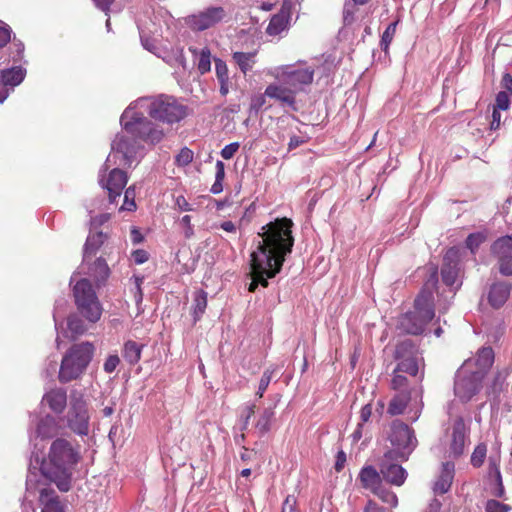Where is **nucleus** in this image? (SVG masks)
<instances>
[{
    "label": "nucleus",
    "instance_id": "48",
    "mask_svg": "<svg viewBox=\"0 0 512 512\" xmlns=\"http://www.w3.org/2000/svg\"><path fill=\"white\" fill-rule=\"evenodd\" d=\"M120 363V359L118 357V355L116 354H113V355H110L106 361L104 362V371L106 373H112L115 371V369L117 368V366L119 365Z\"/></svg>",
    "mask_w": 512,
    "mask_h": 512
},
{
    "label": "nucleus",
    "instance_id": "64",
    "mask_svg": "<svg viewBox=\"0 0 512 512\" xmlns=\"http://www.w3.org/2000/svg\"><path fill=\"white\" fill-rule=\"evenodd\" d=\"M134 260L137 264H142L147 261V253L143 250H137L133 253Z\"/></svg>",
    "mask_w": 512,
    "mask_h": 512
},
{
    "label": "nucleus",
    "instance_id": "8",
    "mask_svg": "<svg viewBox=\"0 0 512 512\" xmlns=\"http://www.w3.org/2000/svg\"><path fill=\"white\" fill-rule=\"evenodd\" d=\"M73 287L75 302L80 314L90 323H96L102 315V306L91 283L83 278L78 279V274H73L71 283Z\"/></svg>",
    "mask_w": 512,
    "mask_h": 512
},
{
    "label": "nucleus",
    "instance_id": "3",
    "mask_svg": "<svg viewBox=\"0 0 512 512\" xmlns=\"http://www.w3.org/2000/svg\"><path fill=\"white\" fill-rule=\"evenodd\" d=\"M78 461L74 450H33L29 461L27 491L36 488L38 474L56 484L62 492L71 488L73 466Z\"/></svg>",
    "mask_w": 512,
    "mask_h": 512
},
{
    "label": "nucleus",
    "instance_id": "30",
    "mask_svg": "<svg viewBox=\"0 0 512 512\" xmlns=\"http://www.w3.org/2000/svg\"><path fill=\"white\" fill-rule=\"evenodd\" d=\"M410 399V395L406 391L399 392L390 402L388 407V413L391 415H399L403 413L408 401Z\"/></svg>",
    "mask_w": 512,
    "mask_h": 512
},
{
    "label": "nucleus",
    "instance_id": "61",
    "mask_svg": "<svg viewBox=\"0 0 512 512\" xmlns=\"http://www.w3.org/2000/svg\"><path fill=\"white\" fill-rule=\"evenodd\" d=\"M500 124H501V113H500V111L493 109L492 121H491L490 127L492 130H496L500 127Z\"/></svg>",
    "mask_w": 512,
    "mask_h": 512
},
{
    "label": "nucleus",
    "instance_id": "43",
    "mask_svg": "<svg viewBox=\"0 0 512 512\" xmlns=\"http://www.w3.org/2000/svg\"><path fill=\"white\" fill-rule=\"evenodd\" d=\"M509 107H510V99H509L508 93L505 91H500L496 96L495 105H494L493 109H496L498 111H501V110L505 111Z\"/></svg>",
    "mask_w": 512,
    "mask_h": 512
},
{
    "label": "nucleus",
    "instance_id": "4",
    "mask_svg": "<svg viewBox=\"0 0 512 512\" xmlns=\"http://www.w3.org/2000/svg\"><path fill=\"white\" fill-rule=\"evenodd\" d=\"M265 74L274 79L265 88V95L283 107L296 109V96L310 85L314 69L304 64H287L270 67Z\"/></svg>",
    "mask_w": 512,
    "mask_h": 512
},
{
    "label": "nucleus",
    "instance_id": "12",
    "mask_svg": "<svg viewBox=\"0 0 512 512\" xmlns=\"http://www.w3.org/2000/svg\"><path fill=\"white\" fill-rule=\"evenodd\" d=\"M395 358L399 361L397 371L406 372L412 376L418 373L422 356L410 340L400 342L395 350Z\"/></svg>",
    "mask_w": 512,
    "mask_h": 512
},
{
    "label": "nucleus",
    "instance_id": "58",
    "mask_svg": "<svg viewBox=\"0 0 512 512\" xmlns=\"http://www.w3.org/2000/svg\"><path fill=\"white\" fill-rule=\"evenodd\" d=\"M346 463V454L343 450H340L336 456L335 470L340 472Z\"/></svg>",
    "mask_w": 512,
    "mask_h": 512
},
{
    "label": "nucleus",
    "instance_id": "63",
    "mask_svg": "<svg viewBox=\"0 0 512 512\" xmlns=\"http://www.w3.org/2000/svg\"><path fill=\"white\" fill-rule=\"evenodd\" d=\"M225 176V166L222 161H217L216 163V180L217 182H221Z\"/></svg>",
    "mask_w": 512,
    "mask_h": 512
},
{
    "label": "nucleus",
    "instance_id": "50",
    "mask_svg": "<svg viewBox=\"0 0 512 512\" xmlns=\"http://www.w3.org/2000/svg\"><path fill=\"white\" fill-rule=\"evenodd\" d=\"M397 369L395 370V375L393 376V379L391 381V386L394 390H399L400 392L403 391L402 389L406 387L407 385V378L397 374Z\"/></svg>",
    "mask_w": 512,
    "mask_h": 512
},
{
    "label": "nucleus",
    "instance_id": "1",
    "mask_svg": "<svg viewBox=\"0 0 512 512\" xmlns=\"http://www.w3.org/2000/svg\"><path fill=\"white\" fill-rule=\"evenodd\" d=\"M169 124L179 122L186 115L185 107L167 95L142 97L132 102L122 113L120 124L123 132L115 136L113 150L121 152L126 162H131L144 149L143 142L155 145L164 137V131L145 117Z\"/></svg>",
    "mask_w": 512,
    "mask_h": 512
},
{
    "label": "nucleus",
    "instance_id": "47",
    "mask_svg": "<svg viewBox=\"0 0 512 512\" xmlns=\"http://www.w3.org/2000/svg\"><path fill=\"white\" fill-rule=\"evenodd\" d=\"M510 507L496 500H490L486 505V512H509Z\"/></svg>",
    "mask_w": 512,
    "mask_h": 512
},
{
    "label": "nucleus",
    "instance_id": "52",
    "mask_svg": "<svg viewBox=\"0 0 512 512\" xmlns=\"http://www.w3.org/2000/svg\"><path fill=\"white\" fill-rule=\"evenodd\" d=\"M486 450H474L471 455V463L474 467H479L483 464L486 457Z\"/></svg>",
    "mask_w": 512,
    "mask_h": 512
},
{
    "label": "nucleus",
    "instance_id": "34",
    "mask_svg": "<svg viewBox=\"0 0 512 512\" xmlns=\"http://www.w3.org/2000/svg\"><path fill=\"white\" fill-rule=\"evenodd\" d=\"M207 307V293L203 290L197 291L194 295L193 316L198 321Z\"/></svg>",
    "mask_w": 512,
    "mask_h": 512
},
{
    "label": "nucleus",
    "instance_id": "35",
    "mask_svg": "<svg viewBox=\"0 0 512 512\" xmlns=\"http://www.w3.org/2000/svg\"><path fill=\"white\" fill-rule=\"evenodd\" d=\"M254 405H245L241 408L238 420L234 426L235 431H244L248 424L251 416L254 414Z\"/></svg>",
    "mask_w": 512,
    "mask_h": 512
},
{
    "label": "nucleus",
    "instance_id": "32",
    "mask_svg": "<svg viewBox=\"0 0 512 512\" xmlns=\"http://www.w3.org/2000/svg\"><path fill=\"white\" fill-rule=\"evenodd\" d=\"M254 53H245V52H235L233 54V59L239 66L240 70L246 74L250 71L255 63Z\"/></svg>",
    "mask_w": 512,
    "mask_h": 512
},
{
    "label": "nucleus",
    "instance_id": "13",
    "mask_svg": "<svg viewBox=\"0 0 512 512\" xmlns=\"http://www.w3.org/2000/svg\"><path fill=\"white\" fill-rule=\"evenodd\" d=\"M226 16L222 7H209L197 14L188 16L186 24L193 30L203 31L219 23Z\"/></svg>",
    "mask_w": 512,
    "mask_h": 512
},
{
    "label": "nucleus",
    "instance_id": "20",
    "mask_svg": "<svg viewBox=\"0 0 512 512\" xmlns=\"http://www.w3.org/2000/svg\"><path fill=\"white\" fill-rule=\"evenodd\" d=\"M450 448H465L470 444L469 428L462 418H458L453 423L450 432Z\"/></svg>",
    "mask_w": 512,
    "mask_h": 512
},
{
    "label": "nucleus",
    "instance_id": "56",
    "mask_svg": "<svg viewBox=\"0 0 512 512\" xmlns=\"http://www.w3.org/2000/svg\"><path fill=\"white\" fill-rule=\"evenodd\" d=\"M282 512H297L296 500L293 496L289 495L286 497L283 503Z\"/></svg>",
    "mask_w": 512,
    "mask_h": 512
},
{
    "label": "nucleus",
    "instance_id": "15",
    "mask_svg": "<svg viewBox=\"0 0 512 512\" xmlns=\"http://www.w3.org/2000/svg\"><path fill=\"white\" fill-rule=\"evenodd\" d=\"M459 251L456 248H450L445 256L441 270L442 281L449 287L458 289L461 286L459 279Z\"/></svg>",
    "mask_w": 512,
    "mask_h": 512
},
{
    "label": "nucleus",
    "instance_id": "55",
    "mask_svg": "<svg viewBox=\"0 0 512 512\" xmlns=\"http://www.w3.org/2000/svg\"><path fill=\"white\" fill-rule=\"evenodd\" d=\"M180 223L185 228L184 234L186 238H190L194 235V229L191 225V217L189 215H185L181 218Z\"/></svg>",
    "mask_w": 512,
    "mask_h": 512
},
{
    "label": "nucleus",
    "instance_id": "7",
    "mask_svg": "<svg viewBox=\"0 0 512 512\" xmlns=\"http://www.w3.org/2000/svg\"><path fill=\"white\" fill-rule=\"evenodd\" d=\"M93 353L94 346L89 342L72 346L62 359L59 380L67 383L77 379L87 368Z\"/></svg>",
    "mask_w": 512,
    "mask_h": 512
},
{
    "label": "nucleus",
    "instance_id": "45",
    "mask_svg": "<svg viewBox=\"0 0 512 512\" xmlns=\"http://www.w3.org/2000/svg\"><path fill=\"white\" fill-rule=\"evenodd\" d=\"M267 98H268V96L265 95V92L262 94L253 96L251 99V103H250V109L258 112L265 106Z\"/></svg>",
    "mask_w": 512,
    "mask_h": 512
},
{
    "label": "nucleus",
    "instance_id": "57",
    "mask_svg": "<svg viewBox=\"0 0 512 512\" xmlns=\"http://www.w3.org/2000/svg\"><path fill=\"white\" fill-rule=\"evenodd\" d=\"M508 374H509V369L508 368L504 369L503 371L498 372V374H497V376L495 378V382H494V389L495 390L502 388V383L506 379Z\"/></svg>",
    "mask_w": 512,
    "mask_h": 512
},
{
    "label": "nucleus",
    "instance_id": "23",
    "mask_svg": "<svg viewBox=\"0 0 512 512\" xmlns=\"http://www.w3.org/2000/svg\"><path fill=\"white\" fill-rule=\"evenodd\" d=\"M26 76V69L21 66H15L8 69H4L0 73V83L2 86L14 90V88L20 85Z\"/></svg>",
    "mask_w": 512,
    "mask_h": 512
},
{
    "label": "nucleus",
    "instance_id": "19",
    "mask_svg": "<svg viewBox=\"0 0 512 512\" xmlns=\"http://www.w3.org/2000/svg\"><path fill=\"white\" fill-rule=\"evenodd\" d=\"M292 0H284L281 11L274 15L266 29L270 36H277L287 29L289 18L291 15Z\"/></svg>",
    "mask_w": 512,
    "mask_h": 512
},
{
    "label": "nucleus",
    "instance_id": "60",
    "mask_svg": "<svg viewBox=\"0 0 512 512\" xmlns=\"http://www.w3.org/2000/svg\"><path fill=\"white\" fill-rule=\"evenodd\" d=\"M371 413H372V407L370 404H367L364 407H362L361 412H360V419H361L362 425L369 420V418L371 417Z\"/></svg>",
    "mask_w": 512,
    "mask_h": 512
},
{
    "label": "nucleus",
    "instance_id": "16",
    "mask_svg": "<svg viewBox=\"0 0 512 512\" xmlns=\"http://www.w3.org/2000/svg\"><path fill=\"white\" fill-rule=\"evenodd\" d=\"M389 440L395 448H415L418 444L414 431L407 424L399 421L392 423Z\"/></svg>",
    "mask_w": 512,
    "mask_h": 512
},
{
    "label": "nucleus",
    "instance_id": "29",
    "mask_svg": "<svg viewBox=\"0 0 512 512\" xmlns=\"http://www.w3.org/2000/svg\"><path fill=\"white\" fill-rule=\"evenodd\" d=\"M105 240V235L101 232L90 234L84 246V261H88L96 251L102 246Z\"/></svg>",
    "mask_w": 512,
    "mask_h": 512
},
{
    "label": "nucleus",
    "instance_id": "18",
    "mask_svg": "<svg viewBox=\"0 0 512 512\" xmlns=\"http://www.w3.org/2000/svg\"><path fill=\"white\" fill-rule=\"evenodd\" d=\"M494 362V352L491 347H483L474 358L466 360L470 363L469 370L481 378L487 373Z\"/></svg>",
    "mask_w": 512,
    "mask_h": 512
},
{
    "label": "nucleus",
    "instance_id": "11",
    "mask_svg": "<svg viewBox=\"0 0 512 512\" xmlns=\"http://www.w3.org/2000/svg\"><path fill=\"white\" fill-rule=\"evenodd\" d=\"M470 363H464L456 373L454 392L463 402H467L478 393L482 379L469 370Z\"/></svg>",
    "mask_w": 512,
    "mask_h": 512
},
{
    "label": "nucleus",
    "instance_id": "51",
    "mask_svg": "<svg viewBox=\"0 0 512 512\" xmlns=\"http://www.w3.org/2000/svg\"><path fill=\"white\" fill-rule=\"evenodd\" d=\"M11 39V29L8 25L0 24V47L5 46Z\"/></svg>",
    "mask_w": 512,
    "mask_h": 512
},
{
    "label": "nucleus",
    "instance_id": "31",
    "mask_svg": "<svg viewBox=\"0 0 512 512\" xmlns=\"http://www.w3.org/2000/svg\"><path fill=\"white\" fill-rule=\"evenodd\" d=\"M499 456L490 457V477L493 478L497 484V488L494 494L498 497H502L504 494V488L502 485L501 473L498 467Z\"/></svg>",
    "mask_w": 512,
    "mask_h": 512
},
{
    "label": "nucleus",
    "instance_id": "39",
    "mask_svg": "<svg viewBox=\"0 0 512 512\" xmlns=\"http://www.w3.org/2000/svg\"><path fill=\"white\" fill-rule=\"evenodd\" d=\"M368 1L369 0H352V2L346 3L344 6V11H343V17H344L345 24H351L354 21V19H355L354 14L357 10L356 6L364 5Z\"/></svg>",
    "mask_w": 512,
    "mask_h": 512
},
{
    "label": "nucleus",
    "instance_id": "41",
    "mask_svg": "<svg viewBox=\"0 0 512 512\" xmlns=\"http://www.w3.org/2000/svg\"><path fill=\"white\" fill-rule=\"evenodd\" d=\"M486 234L484 232L472 233L467 237L466 245L472 253H474L478 247L485 242Z\"/></svg>",
    "mask_w": 512,
    "mask_h": 512
},
{
    "label": "nucleus",
    "instance_id": "49",
    "mask_svg": "<svg viewBox=\"0 0 512 512\" xmlns=\"http://www.w3.org/2000/svg\"><path fill=\"white\" fill-rule=\"evenodd\" d=\"M271 372L269 370H266L259 382L257 395L261 398L266 391L267 387L269 386V383L271 381Z\"/></svg>",
    "mask_w": 512,
    "mask_h": 512
},
{
    "label": "nucleus",
    "instance_id": "37",
    "mask_svg": "<svg viewBox=\"0 0 512 512\" xmlns=\"http://www.w3.org/2000/svg\"><path fill=\"white\" fill-rule=\"evenodd\" d=\"M136 187L135 185L129 186L124 192V201L120 207V211H135L137 206L135 203Z\"/></svg>",
    "mask_w": 512,
    "mask_h": 512
},
{
    "label": "nucleus",
    "instance_id": "54",
    "mask_svg": "<svg viewBox=\"0 0 512 512\" xmlns=\"http://www.w3.org/2000/svg\"><path fill=\"white\" fill-rule=\"evenodd\" d=\"M395 29H396V23H392L384 31V33L382 35V44H384L386 47L392 41L393 35L395 33Z\"/></svg>",
    "mask_w": 512,
    "mask_h": 512
},
{
    "label": "nucleus",
    "instance_id": "44",
    "mask_svg": "<svg viewBox=\"0 0 512 512\" xmlns=\"http://www.w3.org/2000/svg\"><path fill=\"white\" fill-rule=\"evenodd\" d=\"M140 38L141 43L146 50L152 52L157 56H160V51L156 45V40L154 38L150 40L148 37H146L145 32L143 30L140 31Z\"/></svg>",
    "mask_w": 512,
    "mask_h": 512
},
{
    "label": "nucleus",
    "instance_id": "6",
    "mask_svg": "<svg viewBox=\"0 0 512 512\" xmlns=\"http://www.w3.org/2000/svg\"><path fill=\"white\" fill-rule=\"evenodd\" d=\"M111 149H113V143L111 144ZM117 154L121 155V161L118 165H131L143 155V150H141L140 155L131 162H126L123 154L114 150H112V153L107 157L103 167L99 171V184L108 191L110 203H114L116 198L121 196V193L128 182L127 174L118 167H113L114 165H117V162L114 161Z\"/></svg>",
    "mask_w": 512,
    "mask_h": 512
},
{
    "label": "nucleus",
    "instance_id": "10",
    "mask_svg": "<svg viewBox=\"0 0 512 512\" xmlns=\"http://www.w3.org/2000/svg\"><path fill=\"white\" fill-rule=\"evenodd\" d=\"M407 458L403 450H387L380 464L383 477L391 484L401 486L406 480L407 473L394 461H405Z\"/></svg>",
    "mask_w": 512,
    "mask_h": 512
},
{
    "label": "nucleus",
    "instance_id": "24",
    "mask_svg": "<svg viewBox=\"0 0 512 512\" xmlns=\"http://www.w3.org/2000/svg\"><path fill=\"white\" fill-rule=\"evenodd\" d=\"M454 477V464L452 462H445L442 464L440 475L434 483L433 490L437 494L446 493L452 484Z\"/></svg>",
    "mask_w": 512,
    "mask_h": 512
},
{
    "label": "nucleus",
    "instance_id": "62",
    "mask_svg": "<svg viewBox=\"0 0 512 512\" xmlns=\"http://www.w3.org/2000/svg\"><path fill=\"white\" fill-rule=\"evenodd\" d=\"M50 448H72V444L65 438H57L51 445Z\"/></svg>",
    "mask_w": 512,
    "mask_h": 512
},
{
    "label": "nucleus",
    "instance_id": "40",
    "mask_svg": "<svg viewBox=\"0 0 512 512\" xmlns=\"http://www.w3.org/2000/svg\"><path fill=\"white\" fill-rule=\"evenodd\" d=\"M373 492L383 502L389 504L392 507H395L397 505V503H398L397 496L393 492H391V491L381 487V485H379L376 489H374Z\"/></svg>",
    "mask_w": 512,
    "mask_h": 512
},
{
    "label": "nucleus",
    "instance_id": "53",
    "mask_svg": "<svg viewBox=\"0 0 512 512\" xmlns=\"http://www.w3.org/2000/svg\"><path fill=\"white\" fill-rule=\"evenodd\" d=\"M273 415V412L270 411V410H265L261 416V418L258 420L257 422V427L264 431V430H267L268 429V425H269V422H270V419Z\"/></svg>",
    "mask_w": 512,
    "mask_h": 512
},
{
    "label": "nucleus",
    "instance_id": "21",
    "mask_svg": "<svg viewBox=\"0 0 512 512\" xmlns=\"http://www.w3.org/2000/svg\"><path fill=\"white\" fill-rule=\"evenodd\" d=\"M39 504L41 512H65L55 491L49 488L39 489Z\"/></svg>",
    "mask_w": 512,
    "mask_h": 512
},
{
    "label": "nucleus",
    "instance_id": "9",
    "mask_svg": "<svg viewBox=\"0 0 512 512\" xmlns=\"http://www.w3.org/2000/svg\"><path fill=\"white\" fill-rule=\"evenodd\" d=\"M89 419L86 400L80 392L73 391L70 396V408L67 414L69 428L78 435H87Z\"/></svg>",
    "mask_w": 512,
    "mask_h": 512
},
{
    "label": "nucleus",
    "instance_id": "14",
    "mask_svg": "<svg viewBox=\"0 0 512 512\" xmlns=\"http://www.w3.org/2000/svg\"><path fill=\"white\" fill-rule=\"evenodd\" d=\"M491 249L497 258L500 273L505 276L512 275V235L497 239Z\"/></svg>",
    "mask_w": 512,
    "mask_h": 512
},
{
    "label": "nucleus",
    "instance_id": "28",
    "mask_svg": "<svg viewBox=\"0 0 512 512\" xmlns=\"http://www.w3.org/2000/svg\"><path fill=\"white\" fill-rule=\"evenodd\" d=\"M360 480L367 489L374 490L380 485V476L372 466L364 467L360 473Z\"/></svg>",
    "mask_w": 512,
    "mask_h": 512
},
{
    "label": "nucleus",
    "instance_id": "59",
    "mask_svg": "<svg viewBox=\"0 0 512 512\" xmlns=\"http://www.w3.org/2000/svg\"><path fill=\"white\" fill-rule=\"evenodd\" d=\"M175 204L178 207V209L181 211H192L193 210L192 206L187 202V200L183 196H178L176 198Z\"/></svg>",
    "mask_w": 512,
    "mask_h": 512
},
{
    "label": "nucleus",
    "instance_id": "42",
    "mask_svg": "<svg viewBox=\"0 0 512 512\" xmlns=\"http://www.w3.org/2000/svg\"><path fill=\"white\" fill-rule=\"evenodd\" d=\"M193 152L192 150L188 149V148H183L180 150V152L176 155L175 157V163L177 166H181V167H184V166H187L188 164H190L193 160Z\"/></svg>",
    "mask_w": 512,
    "mask_h": 512
},
{
    "label": "nucleus",
    "instance_id": "5",
    "mask_svg": "<svg viewBox=\"0 0 512 512\" xmlns=\"http://www.w3.org/2000/svg\"><path fill=\"white\" fill-rule=\"evenodd\" d=\"M437 284L436 272L425 284L415 299L414 311L402 315L398 320V328L408 334H420L434 317L433 288Z\"/></svg>",
    "mask_w": 512,
    "mask_h": 512
},
{
    "label": "nucleus",
    "instance_id": "46",
    "mask_svg": "<svg viewBox=\"0 0 512 512\" xmlns=\"http://www.w3.org/2000/svg\"><path fill=\"white\" fill-rule=\"evenodd\" d=\"M240 145L238 142H233V143H230L228 145H226L220 152L221 154V157L225 160H229L231 158H233V156L236 154V152L238 151Z\"/></svg>",
    "mask_w": 512,
    "mask_h": 512
},
{
    "label": "nucleus",
    "instance_id": "2",
    "mask_svg": "<svg viewBox=\"0 0 512 512\" xmlns=\"http://www.w3.org/2000/svg\"><path fill=\"white\" fill-rule=\"evenodd\" d=\"M292 225L293 222L288 218L276 219L264 225L254 239L255 249L250 255V292H254L259 284L266 287L268 279L281 271L285 257L291 253L294 245Z\"/></svg>",
    "mask_w": 512,
    "mask_h": 512
},
{
    "label": "nucleus",
    "instance_id": "17",
    "mask_svg": "<svg viewBox=\"0 0 512 512\" xmlns=\"http://www.w3.org/2000/svg\"><path fill=\"white\" fill-rule=\"evenodd\" d=\"M59 425L55 417L46 415L42 417L35 428L34 432L30 433V441L36 447L39 442L51 439L58 434Z\"/></svg>",
    "mask_w": 512,
    "mask_h": 512
},
{
    "label": "nucleus",
    "instance_id": "22",
    "mask_svg": "<svg viewBox=\"0 0 512 512\" xmlns=\"http://www.w3.org/2000/svg\"><path fill=\"white\" fill-rule=\"evenodd\" d=\"M41 403L48 405L54 413L60 414L67 405L66 391L61 388L52 389L44 394Z\"/></svg>",
    "mask_w": 512,
    "mask_h": 512
},
{
    "label": "nucleus",
    "instance_id": "38",
    "mask_svg": "<svg viewBox=\"0 0 512 512\" xmlns=\"http://www.w3.org/2000/svg\"><path fill=\"white\" fill-rule=\"evenodd\" d=\"M68 330L71 336H77L85 333L88 329L87 325L76 315H71L67 320Z\"/></svg>",
    "mask_w": 512,
    "mask_h": 512
},
{
    "label": "nucleus",
    "instance_id": "33",
    "mask_svg": "<svg viewBox=\"0 0 512 512\" xmlns=\"http://www.w3.org/2000/svg\"><path fill=\"white\" fill-rule=\"evenodd\" d=\"M123 357L130 364H135L141 357V346L134 341H127L124 345Z\"/></svg>",
    "mask_w": 512,
    "mask_h": 512
},
{
    "label": "nucleus",
    "instance_id": "36",
    "mask_svg": "<svg viewBox=\"0 0 512 512\" xmlns=\"http://www.w3.org/2000/svg\"><path fill=\"white\" fill-rule=\"evenodd\" d=\"M91 275L97 280V281H104L109 276V267L104 259H97L93 266L90 268Z\"/></svg>",
    "mask_w": 512,
    "mask_h": 512
},
{
    "label": "nucleus",
    "instance_id": "27",
    "mask_svg": "<svg viewBox=\"0 0 512 512\" xmlns=\"http://www.w3.org/2000/svg\"><path fill=\"white\" fill-rule=\"evenodd\" d=\"M189 51L193 54L194 59L196 61L197 69L201 74H205L211 69V52L210 49L205 47L202 49H197L195 47H190Z\"/></svg>",
    "mask_w": 512,
    "mask_h": 512
},
{
    "label": "nucleus",
    "instance_id": "25",
    "mask_svg": "<svg viewBox=\"0 0 512 512\" xmlns=\"http://www.w3.org/2000/svg\"><path fill=\"white\" fill-rule=\"evenodd\" d=\"M511 286L508 283L501 282L494 284L489 292V303L495 307H501L510 295Z\"/></svg>",
    "mask_w": 512,
    "mask_h": 512
},
{
    "label": "nucleus",
    "instance_id": "26",
    "mask_svg": "<svg viewBox=\"0 0 512 512\" xmlns=\"http://www.w3.org/2000/svg\"><path fill=\"white\" fill-rule=\"evenodd\" d=\"M214 63L220 94L222 96H226L229 93L231 86L228 67L223 60L218 58L214 59Z\"/></svg>",
    "mask_w": 512,
    "mask_h": 512
}]
</instances>
